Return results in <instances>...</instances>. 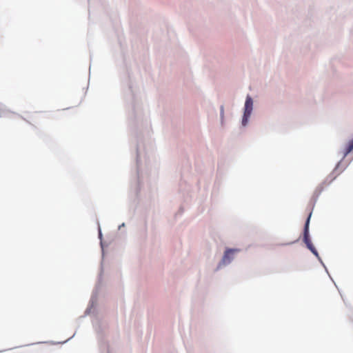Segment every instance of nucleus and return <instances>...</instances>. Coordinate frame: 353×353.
<instances>
[{
  "label": "nucleus",
  "instance_id": "obj_6",
  "mask_svg": "<svg viewBox=\"0 0 353 353\" xmlns=\"http://www.w3.org/2000/svg\"><path fill=\"white\" fill-rule=\"evenodd\" d=\"M250 117H245V112H244V115H243V121H242V123L243 125H245L247 122H248V119Z\"/></svg>",
  "mask_w": 353,
  "mask_h": 353
},
{
  "label": "nucleus",
  "instance_id": "obj_3",
  "mask_svg": "<svg viewBox=\"0 0 353 353\" xmlns=\"http://www.w3.org/2000/svg\"><path fill=\"white\" fill-rule=\"evenodd\" d=\"M236 251V250H233V249H228V250H227L225 252V254H224V256H223V261L224 263H229V262H230V254H233Z\"/></svg>",
  "mask_w": 353,
  "mask_h": 353
},
{
  "label": "nucleus",
  "instance_id": "obj_1",
  "mask_svg": "<svg viewBox=\"0 0 353 353\" xmlns=\"http://www.w3.org/2000/svg\"><path fill=\"white\" fill-rule=\"evenodd\" d=\"M312 212H310L307 218L303 230V241L306 244L307 248L316 256H318V252L313 245L309 234V225L311 218Z\"/></svg>",
  "mask_w": 353,
  "mask_h": 353
},
{
  "label": "nucleus",
  "instance_id": "obj_5",
  "mask_svg": "<svg viewBox=\"0 0 353 353\" xmlns=\"http://www.w3.org/2000/svg\"><path fill=\"white\" fill-rule=\"evenodd\" d=\"M47 118H48L47 117V115L44 112H36L35 114L34 115V119L35 120H39V119H47Z\"/></svg>",
  "mask_w": 353,
  "mask_h": 353
},
{
  "label": "nucleus",
  "instance_id": "obj_2",
  "mask_svg": "<svg viewBox=\"0 0 353 353\" xmlns=\"http://www.w3.org/2000/svg\"><path fill=\"white\" fill-rule=\"evenodd\" d=\"M253 101L251 97L248 96L245 103V117H250L252 110Z\"/></svg>",
  "mask_w": 353,
  "mask_h": 353
},
{
  "label": "nucleus",
  "instance_id": "obj_4",
  "mask_svg": "<svg viewBox=\"0 0 353 353\" xmlns=\"http://www.w3.org/2000/svg\"><path fill=\"white\" fill-rule=\"evenodd\" d=\"M353 150V139L351 140L343 152V156L346 157L350 152Z\"/></svg>",
  "mask_w": 353,
  "mask_h": 353
}]
</instances>
